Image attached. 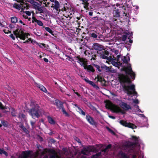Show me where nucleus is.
Here are the masks:
<instances>
[{
  "instance_id": "25",
  "label": "nucleus",
  "mask_w": 158,
  "mask_h": 158,
  "mask_svg": "<svg viewBox=\"0 0 158 158\" xmlns=\"http://www.w3.org/2000/svg\"><path fill=\"white\" fill-rule=\"evenodd\" d=\"M97 79V81H99L102 83L105 81V79L98 75H97V76L95 77V79Z\"/></svg>"
},
{
  "instance_id": "29",
  "label": "nucleus",
  "mask_w": 158,
  "mask_h": 158,
  "mask_svg": "<svg viewBox=\"0 0 158 158\" xmlns=\"http://www.w3.org/2000/svg\"><path fill=\"white\" fill-rule=\"evenodd\" d=\"M88 1H82L83 2V4H84V8H85L86 10H88V3L87 2Z\"/></svg>"
},
{
  "instance_id": "5",
  "label": "nucleus",
  "mask_w": 158,
  "mask_h": 158,
  "mask_svg": "<svg viewBox=\"0 0 158 158\" xmlns=\"http://www.w3.org/2000/svg\"><path fill=\"white\" fill-rule=\"evenodd\" d=\"M92 47L94 49L97 51L96 52L98 54L102 56L104 58H106V57L103 55V54H105L106 55H109V52L106 50H103L102 46L98 43L94 44Z\"/></svg>"
},
{
  "instance_id": "42",
  "label": "nucleus",
  "mask_w": 158,
  "mask_h": 158,
  "mask_svg": "<svg viewBox=\"0 0 158 158\" xmlns=\"http://www.w3.org/2000/svg\"><path fill=\"white\" fill-rule=\"evenodd\" d=\"M32 40H32L31 38H28V40H26V41L23 42V43H25V44H26V43L28 44L29 42H31V41H32Z\"/></svg>"
},
{
  "instance_id": "58",
  "label": "nucleus",
  "mask_w": 158,
  "mask_h": 158,
  "mask_svg": "<svg viewBox=\"0 0 158 158\" xmlns=\"http://www.w3.org/2000/svg\"><path fill=\"white\" fill-rule=\"evenodd\" d=\"M101 154V153L100 152H98L96 154H95L94 155H93L100 156Z\"/></svg>"
},
{
  "instance_id": "28",
  "label": "nucleus",
  "mask_w": 158,
  "mask_h": 158,
  "mask_svg": "<svg viewBox=\"0 0 158 158\" xmlns=\"http://www.w3.org/2000/svg\"><path fill=\"white\" fill-rule=\"evenodd\" d=\"M10 19H11V21L12 23H15L18 21V19L15 16H13L11 17Z\"/></svg>"
},
{
  "instance_id": "57",
  "label": "nucleus",
  "mask_w": 158,
  "mask_h": 158,
  "mask_svg": "<svg viewBox=\"0 0 158 158\" xmlns=\"http://www.w3.org/2000/svg\"><path fill=\"white\" fill-rule=\"evenodd\" d=\"M73 92H74V93L75 94H76V95H77L78 97H80V94L79 93H78L77 92H74V89H73Z\"/></svg>"
},
{
  "instance_id": "41",
  "label": "nucleus",
  "mask_w": 158,
  "mask_h": 158,
  "mask_svg": "<svg viewBox=\"0 0 158 158\" xmlns=\"http://www.w3.org/2000/svg\"><path fill=\"white\" fill-rule=\"evenodd\" d=\"M40 21H41L37 19H36L34 17H32V23H34L35 22H39Z\"/></svg>"
},
{
  "instance_id": "4",
  "label": "nucleus",
  "mask_w": 158,
  "mask_h": 158,
  "mask_svg": "<svg viewBox=\"0 0 158 158\" xmlns=\"http://www.w3.org/2000/svg\"><path fill=\"white\" fill-rule=\"evenodd\" d=\"M105 106L106 108L110 109L113 113H120L123 114H125V112L124 110H122L118 106L113 104L110 101L106 103Z\"/></svg>"
},
{
  "instance_id": "24",
  "label": "nucleus",
  "mask_w": 158,
  "mask_h": 158,
  "mask_svg": "<svg viewBox=\"0 0 158 158\" xmlns=\"http://www.w3.org/2000/svg\"><path fill=\"white\" fill-rule=\"evenodd\" d=\"M118 155L120 156V158H129L126 154L122 151L118 152Z\"/></svg>"
},
{
  "instance_id": "33",
  "label": "nucleus",
  "mask_w": 158,
  "mask_h": 158,
  "mask_svg": "<svg viewBox=\"0 0 158 158\" xmlns=\"http://www.w3.org/2000/svg\"><path fill=\"white\" fill-rule=\"evenodd\" d=\"M45 30L48 32L49 33L53 35V31L49 27H45Z\"/></svg>"
},
{
  "instance_id": "45",
  "label": "nucleus",
  "mask_w": 158,
  "mask_h": 158,
  "mask_svg": "<svg viewBox=\"0 0 158 158\" xmlns=\"http://www.w3.org/2000/svg\"><path fill=\"white\" fill-rule=\"evenodd\" d=\"M91 36L92 38H97L98 35H97L96 34L94 33H92V34H91Z\"/></svg>"
},
{
  "instance_id": "18",
  "label": "nucleus",
  "mask_w": 158,
  "mask_h": 158,
  "mask_svg": "<svg viewBox=\"0 0 158 158\" xmlns=\"http://www.w3.org/2000/svg\"><path fill=\"white\" fill-rule=\"evenodd\" d=\"M85 118L88 121V123H89L90 124L92 125H94L95 124V122H94V119L88 114L86 115Z\"/></svg>"
},
{
  "instance_id": "47",
  "label": "nucleus",
  "mask_w": 158,
  "mask_h": 158,
  "mask_svg": "<svg viewBox=\"0 0 158 158\" xmlns=\"http://www.w3.org/2000/svg\"><path fill=\"white\" fill-rule=\"evenodd\" d=\"M3 32H4V33L8 34V33H11V31H9L8 30H6V29H4L3 30Z\"/></svg>"
},
{
  "instance_id": "27",
  "label": "nucleus",
  "mask_w": 158,
  "mask_h": 158,
  "mask_svg": "<svg viewBox=\"0 0 158 158\" xmlns=\"http://www.w3.org/2000/svg\"><path fill=\"white\" fill-rule=\"evenodd\" d=\"M92 19L94 20H96L97 22H99L101 23L102 22V19L101 18H98V17H94V18H92Z\"/></svg>"
},
{
  "instance_id": "7",
  "label": "nucleus",
  "mask_w": 158,
  "mask_h": 158,
  "mask_svg": "<svg viewBox=\"0 0 158 158\" xmlns=\"http://www.w3.org/2000/svg\"><path fill=\"white\" fill-rule=\"evenodd\" d=\"M13 34L16 36V38H19L20 40H24L29 35L28 33H25L20 29H17L13 31Z\"/></svg>"
},
{
  "instance_id": "19",
  "label": "nucleus",
  "mask_w": 158,
  "mask_h": 158,
  "mask_svg": "<svg viewBox=\"0 0 158 158\" xmlns=\"http://www.w3.org/2000/svg\"><path fill=\"white\" fill-rule=\"evenodd\" d=\"M52 2H54V6H53L54 8L55 9V10L59 11V12H60V4H59V2H58L57 1H51Z\"/></svg>"
},
{
  "instance_id": "36",
  "label": "nucleus",
  "mask_w": 158,
  "mask_h": 158,
  "mask_svg": "<svg viewBox=\"0 0 158 158\" xmlns=\"http://www.w3.org/2000/svg\"><path fill=\"white\" fill-rule=\"evenodd\" d=\"M61 109H62V112H63V114H65V116L68 117L69 116V114L65 110L64 108H61Z\"/></svg>"
},
{
  "instance_id": "38",
  "label": "nucleus",
  "mask_w": 158,
  "mask_h": 158,
  "mask_svg": "<svg viewBox=\"0 0 158 158\" xmlns=\"http://www.w3.org/2000/svg\"><path fill=\"white\" fill-rule=\"evenodd\" d=\"M36 44L38 45L39 46V47L41 48H43V47H45V44L44 43H36Z\"/></svg>"
},
{
  "instance_id": "21",
  "label": "nucleus",
  "mask_w": 158,
  "mask_h": 158,
  "mask_svg": "<svg viewBox=\"0 0 158 158\" xmlns=\"http://www.w3.org/2000/svg\"><path fill=\"white\" fill-rule=\"evenodd\" d=\"M100 68H101L102 70H104L106 72H110L111 71L110 68L105 64L102 65L100 67Z\"/></svg>"
},
{
  "instance_id": "30",
  "label": "nucleus",
  "mask_w": 158,
  "mask_h": 158,
  "mask_svg": "<svg viewBox=\"0 0 158 158\" xmlns=\"http://www.w3.org/2000/svg\"><path fill=\"white\" fill-rule=\"evenodd\" d=\"M84 80L86 82V83H88V84H90V85H96L94 83V82H93L92 81H90L89 80H88V79L87 78H84Z\"/></svg>"
},
{
  "instance_id": "46",
  "label": "nucleus",
  "mask_w": 158,
  "mask_h": 158,
  "mask_svg": "<svg viewBox=\"0 0 158 158\" xmlns=\"http://www.w3.org/2000/svg\"><path fill=\"white\" fill-rule=\"evenodd\" d=\"M65 56L67 57V58H66V59H67V60H68L70 61H73V59L70 56L67 55H65Z\"/></svg>"
},
{
  "instance_id": "55",
  "label": "nucleus",
  "mask_w": 158,
  "mask_h": 158,
  "mask_svg": "<svg viewBox=\"0 0 158 158\" xmlns=\"http://www.w3.org/2000/svg\"><path fill=\"white\" fill-rule=\"evenodd\" d=\"M10 37H11V39H12V40H15V36H13V34H10Z\"/></svg>"
},
{
  "instance_id": "23",
  "label": "nucleus",
  "mask_w": 158,
  "mask_h": 158,
  "mask_svg": "<svg viewBox=\"0 0 158 158\" xmlns=\"http://www.w3.org/2000/svg\"><path fill=\"white\" fill-rule=\"evenodd\" d=\"M89 152V149H88V147H84L81 151V154L83 155H86Z\"/></svg>"
},
{
  "instance_id": "60",
  "label": "nucleus",
  "mask_w": 158,
  "mask_h": 158,
  "mask_svg": "<svg viewBox=\"0 0 158 158\" xmlns=\"http://www.w3.org/2000/svg\"><path fill=\"white\" fill-rule=\"evenodd\" d=\"M109 118H110L113 119H115V117L114 116H112V115H109Z\"/></svg>"
},
{
  "instance_id": "31",
  "label": "nucleus",
  "mask_w": 158,
  "mask_h": 158,
  "mask_svg": "<svg viewBox=\"0 0 158 158\" xmlns=\"http://www.w3.org/2000/svg\"><path fill=\"white\" fill-rule=\"evenodd\" d=\"M11 115L12 116L14 117H16V112H15V110L13 108H11Z\"/></svg>"
},
{
  "instance_id": "62",
  "label": "nucleus",
  "mask_w": 158,
  "mask_h": 158,
  "mask_svg": "<svg viewBox=\"0 0 158 158\" xmlns=\"http://www.w3.org/2000/svg\"><path fill=\"white\" fill-rule=\"evenodd\" d=\"M49 158H56L55 154L49 157Z\"/></svg>"
},
{
  "instance_id": "63",
  "label": "nucleus",
  "mask_w": 158,
  "mask_h": 158,
  "mask_svg": "<svg viewBox=\"0 0 158 158\" xmlns=\"http://www.w3.org/2000/svg\"><path fill=\"white\" fill-rule=\"evenodd\" d=\"M31 43L33 44H34L35 43L36 44V43H37V42H36L35 40H32V41H31Z\"/></svg>"
},
{
  "instance_id": "22",
  "label": "nucleus",
  "mask_w": 158,
  "mask_h": 158,
  "mask_svg": "<svg viewBox=\"0 0 158 158\" xmlns=\"http://www.w3.org/2000/svg\"><path fill=\"white\" fill-rule=\"evenodd\" d=\"M36 85H37V87L39 88V89H40L41 91L45 93L47 92V89H46L45 87L43 86V85L40 84H36Z\"/></svg>"
},
{
  "instance_id": "64",
  "label": "nucleus",
  "mask_w": 158,
  "mask_h": 158,
  "mask_svg": "<svg viewBox=\"0 0 158 158\" xmlns=\"http://www.w3.org/2000/svg\"><path fill=\"white\" fill-rule=\"evenodd\" d=\"M108 149H109L104 148V149L102 150V152H107V150Z\"/></svg>"
},
{
  "instance_id": "48",
  "label": "nucleus",
  "mask_w": 158,
  "mask_h": 158,
  "mask_svg": "<svg viewBox=\"0 0 158 158\" xmlns=\"http://www.w3.org/2000/svg\"><path fill=\"white\" fill-rule=\"evenodd\" d=\"M35 23H37V24H38V25L40 26H43V23H42V22L41 21L40 22H35Z\"/></svg>"
},
{
  "instance_id": "53",
  "label": "nucleus",
  "mask_w": 158,
  "mask_h": 158,
  "mask_svg": "<svg viewBox=\"0 0 158 158\" xmlns=\"http://www.w3.org/2000/svg\"><path fill=\"white\" fill-rule=\"evenodd\" d=\"M25 14L27 16H30L31 12L29 11H25Z\"/></svg>"
},
{
  "instance_id": "49",
  "label": "nucleus",
  "mask_w": 158,
  "mask_h": 158,
  "mask_svg": "<svg viewBox=\"0 0 158 158\" xmlns=\"http://www.w3.org/2000/svg\"><path fill=\"white\" fill-rule=\"evenodd\" d=\"M74 139H75V140L77 141L78 143H81V141H80V140L79 138H78L77 137H75V138H74Z\"/></svg>"
},
{
  "instance_id": "52",
  "label": "nucleus",
  "mask_w": 158,
  "mask_h": 158,
  "mask_svg": "<svg viewBox=\"0 0 158 158\" xmlns=\"http://www.w3.org/2000/svg\"><path fill=\"white\" fill-rule=\"evenodd\" d=\"M35 122H33L32 121H30V124L31 125V126H32V127H33L34 126V124H35Z\"/></svg>"
},
{
  "instance_id": "17",
  "label": "nucleus",
  "mask_w": 158,
  "mask_h": 158,
  "mask_svg": "<svg viewBox=\"0 0 158 158\" xmlns=\"http://www.w3.org/2000/svg\"><path fill=\"white\" fill-rule=\"evenodd\" d=\"M55 105L59 110H60L61 108H64L63 107V103L58 99L55 100Z\"/></svg>"
},
{
  "instance_id": "16",
  "label": "nucleus",
  "mask_w": 158,
  "mask_h": 158,
  "mask_svg": "<svg viewBox=\"0 0 158 158\" xmlns=\"http://www.w3.org/2000/svg\"><path fill=\"white\" fill-rule=\"evenodd\" d=\"M30 3L33 5V6H34V8H35V9L38 11H39L40 13H43V11L41 7L38 6L37 5L35 4V3H36V2H35L34 1H30Z\"/></svg>"
},
{
  "instance_id": "51",
  "label": "nucleus",
  "mask_w": 158,
  "mask_h": 158,
  "mask_svg": "<svg viewBox=\"0 0 158 158\" xmlns=\"http://www.w3.org/2000/svg\"><path fill=\"white\" fill-rule=\"evenodd\" d=\"M133 102L135 104H138L139 103V101H138V99H135L133 100Z\"/></svg>"
},
{
  "instance_id": "10",
  "label": "nucleus",
  "mask_w": 158,
  "mask_h": 158,
  "mask_svg": "<svg viewBox=\"0 0 158 158\" xmlns=\"http://www.w3.org/2000/svg\"><path fill=\"white\" fill-rule=\"evenodd\" d=\"M71 6L69 3H65L64 4L63 6H61L60 8H61V11L62 12H69V14H68V16H69V15H71L72 14L70 13L69 11L71 10Z\"/></svg>"
},
{
  "instance_id": "61",
  "label": "nucleus",
  "mask_w": 158,
  "mask_h": 158,
  "mask_svg": "<svg viewBox=\"0 0 158 158\" xmlns=\"http://www.w3.org/2000/svg\"><path fill=\"white\" fill-rule=\"evenodd\" d=\"M99 157L98 156L92 155L91 158H98Z\"/></svg>"
},
{
  "instance_id": "15",
  "label": "nucleus",
  "mask_w": 158,
  "mask_h": 158,
  "mask_svg": "<svg viewBox=\"0 0 158 158\" xmlns=\"http://www.w3.org/2000/svg\"><path fill=\"white\" fill-rule=\"evenodd\" d=\"M120 106H121V107L124 109L125 111H127L129 110H131V106L129 105H127L126 103H125L123 102H121L120 104H119Z\"/></svg>"
},
{
  "instance_id": "40",
  "label": "nucleus",
  "mask_w": 158,
  "mask_h": 158,
  "mask_svg": "<svg viewBox=\"0 0 158 158\" xmlns=\"http://www.w3.org/2000/svg\"><path fill=\"white\" fill-rule=\"evenodd\" d=\"M18 118L24 119L26 118V116H25V115L24 114L21 113L19 114V115H18Z\"/></svg>"
},
{
  "instance_id": "37",
  "label": "nucleus",
  "mask_w": 158,
  "mask_h": 158,
  "mask_svg": "<svg viewBox=\"0 0 158 158\" xmlns=\"http://www.w3.org/2000/svg\"><path fill=\"white\" fill-rule=\"evenodd\" d=\"M94 67L96 68L98 70V71L99 72H101L102 71V70L101 69V68L100 67V66L96 65V64H94Z\"/></svg>"
},
{
  "instance_id": "34",
  "label": "nucleus",
  "mask_w": 158,
  "mask_h": 158,
  "mask_svg": "<svg viewBox=\"0 0 158 158\" xmlns=\"http://www.w3.org/2000/svg\"><path fill=\"white\" fill-rule=\"evenodd\" d=\"M0 109L2 110H6L5 111V112H9L10 110V109L8 107L6 106H2V108L0 107Z\"/></svg>"
},
{
  "instance_id": "12",
  "label": "nucleus",
  "mask_w": 158,
  "mask_h": 158,
  "mask_svg": "<svg viewBox=\"0 0 158 158\" xmlns=\"http://www.w3.org/2000/svg\"><path fill=\"white\" fill-rule=\"evenodd\" d=\"M135 146L127 143L123 145V148H124V150H127L128 148H129V149L128 150V152H129V153H132L133 150L135 148Z\"/></svg>"
},
{
  "instance_id": "3",
  "label": "nucleus",
  "mask_w": 158,
  "mask_h": 158,
  "mask_svg": "<svg viewBox=\"0 0 158 158\" xmlns=\"http://www.w3.org/2000/svg\"><path fill=\"white\" fill-rule=\"evenodd\" d=\"M74 59L75 60H77V62L80 64L81 66H83L84 67V69H87L88 72L92 73H94L95 72V70H94L92 66L91 65H87V61L86 59L80 57L79 55L74 57Z\"/></svg>"
},
{
  "instance_id": "13",
  "label": "nucleus",
  "mask_w": 158,
  "mask_h": 158,
  "mask_svg": "<svg viewBox=\"0 0 158 158\" xmlns=\"http://www.w3.org/2000/svg\"><path fill=\"white\" fill-rule=\"evenodd\" d=\"M104 56H106V57H107L106 58H103L102 57V55H99V54H98L96 52H94V53H92V56H91V57H92V58H91V60H95L97 58V57H100V58H102L103 59H106L107 60H109V57H108V56H107L108 55H106L105 54H104Z\"/></svg>"
},
{
  "instance_id": "56",
  "label": "nucleus",
  "mask_w": 158,
  "mask_h": 158,
  "mask_svg": "<svg viewBox=\"0 0 158 158\" xmlns=\"http://www.w3.org/2000/svg\"><path fill=\"white\" fill-rule=\"evenodd\" d=\"M19 127L20 128H25V127H24V126H23V125L22 123H20V125H19Z\"/></svg>"
},
{
  "instance_id": "20",
  "label": "nucleus",
  "mask_w": 158,
  "mask_h": 158,
  "mask_svg": "<svg viewBox=\"0 0 158 158\" xmlns=\"http://www.w3.org/2000/svg\"><path fill=\"white\" fill-rule=\"evenodd\" d=\"M121 9H116L114 10V16L113 17V20H114V21H116V19H115V17L119 18L120 17V15H119V13H120V12L121 11L120 10Z\"/></svg>"
},
{
  "instance_id": "11",
  "label": "nucleus",
  "mask_w": 158,
  "mask_h": 158,
  "mask_svg": "<svg viewBox=\"0 0 158 158\" xmlns=\"http://www.w3.org/2000/svg\"><path fill=\"white\" fill-rule=\"evenodd\" d=\"M121 61H119V60H118V61H118V63L119 66H123L124 64H128V62L130 60V58L129 56H124L121 58Z\"/></svg>"
},
{
  "instance_id": "8",
  "label": "nucleus",
  "mask_w": 158,
  "mask_h": 158,
  "mask_svg": "<svg viewBox=\"0 0 158 158\" xmlns=\"http://www.w3.org/2000/svg\"><path fill=\"white\" fill-rule=\"evenodd\" d=\"M125 2L124 4L122 6H120V9L122 8L123 9V15L126 16L127 15V12L126 11V8H130L131 7L132 2L131 1H125Z\"/></svg>"
},
{
  "instance_id": "44",
  "label": "nucleus",
  "mask_w": 158,
  "mask_h": 158,
  "mask_svg": "<svg viewBox=\"0 0 158 158\" xmlns=\"http://www.w3.org/2000/svg\"><path fill=\"white\" fill-rule=\"evenodd\" d=\"M127 38V36L126 35H123L122 36V40L123 41H125Z\"/></svg>"
},
{
  "instance_id": "14",
  "label": "nucleus",
  "mask_w": 158,
  "mask_h": 158,
  "mask_svg": "<svg viewBox=\"0 0 158 158\" xmlns=\"http://www.w3.org/2000/svg\"><path fill=\"white\" fill-rule=\"evenodd\" d=\"M31 153L30 150L23 151L18 158H27L31 155Z\"/></svg>"
},
{
  "instance_id": "9",
  "label": "nucleus",
  "mask_w": 158,
  "mask_h": 158,
  "mask_svg": "<svg viewBox=\"0 0 158 158\" xmlns=\"http://www.w3.org/2000/svg\"><path fill=\"white\" fill-rule=\"evenodd\" d=\"M119 123L121 125H122L123 126L130 128L132 129H135L137 128V127L134 124L131 123H127V122L124 120H120L119 122Z\"/></svg>"
},
{
  "instance_id": "6",
  "label": "nucleus",
  "mask_w": 158,
  "mask_h": 158,
  "mask_svg": "<svg viewBox=\"0 0 158 158\" xmlns=\"http://www.w3.org/2000/svg\"><path fill=\"white\" fill-rule=\"evenodd\" d=\"M19 3H15L13 5V7L17 10H23L27 9L28 6L27 2H29L30 1H16Z\"/></svg>"
},
{
  "instance_id": "39",
  "label": "nucleus",
  "mask_w": 158,
  "mask_h": 158,
  "mask_svg": "<svg viewBox=\"0 0 158 158\" xmlns=\"http://www.w3.org/2000/svg\"><path fill=\"white\" fill-rule=\"evenodd\" d=\"M107 130L109 131V132L112 134L114 135L115 134V132H114V131H113L112 129H110V128H109V127H107Z\"/></svg>"
},
{
  "instance_id": "26",
  "label": "nucleus",
  "mask_w": 158,
  "mask_h": 158,
  "mask_svg": "<svg viewBox=\"0 0 158 158\" xmlns=\"http://www.w3.org/2000/svg\"><path fill=\"white\" fill-rule=\"evenodd\" d=\"M47 120H48V122L49 123L52 125H54L55 124V121L51 117L49 116H47Z\"/></svg>"
},
{
  "instance_id": "54",
  "label": "nucleus",
  "mask_w": 158,
  "mask_h": 158,
  "mask_svg": "<svg viewBox=\"0 0 158 158\" xmlns=\"http://www.w3.org/2000/svg\"><path fill=\"white\" fill-rule=\"evenodd\" d=\"M111 147V145L110 144H109V145H107V146H106V148H105L106 149H110Z\"/></svg>"
},
{
  "instance_id": "32",
  "label": "nucleus",
  "mask_w": 158,
  "mask_h": 158,
  "mask_svg": "<svg viewBox=\"0 0 158 158\" xmlns=\"http://www.w3.org/2000/svg\"><path fill=\"white\" fill-rule=\"evenodd\" d=\"M78 110L77 111L78 112V113H79L80 114L82 115L85 116V115L86 114L85 112L82 110L81 109V108H78Z\"/></svg>"
},
{
  "instance_id": "2",
  "label": "nucleus",
  "mask_w": 158,
  "mask_h": 158,
  "mask_svg": "<svg viewBox=\"0 0 158 158\" xmlns=\"http://www.w3.org/2000/svg\"><path fill=\"white\" fill-rule=\"evenodd\" d=\"M30 106L31 108L28 111L29 114L33 119L39 118L41 115V110L36 102L35 100L31 101Z\"/></svg>"
},
{
  "instance_id": "43",
  "label": "nucleus",
  "mask_w": 158,
  "mask_h": 158,
  "mask_svg": "<svg viewBox=\"0 0 158 158\" xmlns=\"http://www.w3.org/2000/svg\"><path fill=\"white\" fill-rule=\"evenodd\" d=\"M131 138H132V139H133L135 140V141H138L137 140L138 139H139V137L133 135L131 136Z\"/></svg>"
},
{
  "instance_id": "1",
  "label": "nucleus",
  "mask_w": 158,
  "mask_h": 158,
  "mask_svg": "<svg viewBox=\"0 0 158 158\" xmlns=\"http://www.w3.org/2000/svg\"><path fill=\"white\" fill-rule=\"evenodd\" d=\"M122 71H124L126 75L124 74H121L118 75L119 82L122 84L123 89L124 91L127 92V95H131L133 94L136 95L137 93L135 91V85L133 84L130 85H126L125 83L130 84L131 81L128 76L131 77V78L134 80L135 74L133 72L131 67V65L129 64L127 67H124L122 68Z\"/></svg>"
},
{
  "instance_id": "35",
  "label": "nucleus",
  "mask_w": 158,
  "mask_h": 158,
  "mask_svg": "<svg viewBox=\"0 0 158 158\" xmlns=\"http://www.w3.org/2000/svg\"><path fill=\"white\" fill-rule=\"evenodd\" d=\"M127 144H129L131 145H132L133 146H135V147H136L137 145L138 144V141H135V142H129V143H127Z\"/></svg>"
},
{
  "instance_id": "50",
  "label": "nucleus",
  "mask_w": 158,
  "mask_h": 158,
  "mask_svg": "<svg viewBox=\"0 0 158 158\" xmlns=\"http://www.w3.org/2000/svg\"><path fill=\"white\" fill-rule=\"evenodd\" d=\"M20 129H22L23 131L24 132H25L26 133H27L28 132V130H27V129L26 128H20Z\"/></svg>"
},
{
  "instance_id": "59",
  "label": "nucleus",
  "mask_w": 158,
  "mask_h": 158,
  "mask_svg": "<svg viewBox=\"0 0 158 158\" xmlns=\"http://www.w3.org/2000/svg\"><path fill=\"white\" fill-rule=\"evenodd\" d=\"M4 152H6V151H4L3 150L1 149L0 148V154L2 155V153Z\"/></svg>"
}]
</instances>
